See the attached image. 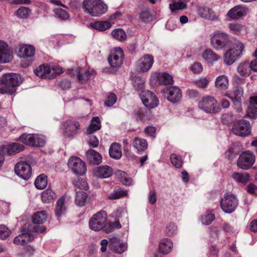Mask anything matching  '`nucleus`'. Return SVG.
<instances>
[{"instance_id": "9", "label": "nucleus", "mask_w": 257, "mask_h": 257, "mask_svg": "<svg viewBox=\"0 0 257 257\" xmlns=\"http://www.w3.org/2000/svg\"><path fill=\"white\" fill-rule=\"evenodd\" d=\"M68 166L76 175H83L86 172V166L84 162L77 157H72L68 161Z\"/></svg>"}, {"instance_id": "20", "label": "nucleus", "mask_w": 257, "mask_h": 257, "mask_svg": "<svg viewBox=\"0 0 257 257\" xmlns=\"http://www.w3.org/2000/svg\"><path fill=\"white\" fill-rule=\"evenodd\" d=\"M35 48L32 45L21 44L18 47L17 55L22 58H30L34 55Z\"/></svg>"}, {"instance_id": "19", "label": "nucleus", "mask_w": 257, "mask_h": 257, "mask_svg": "<svg viewBox=\"0 0 257 257\" xmlns=\"http://www.w3.org/2000/svg\"><path fill=\"white\" fill-rule=\"evenodd\" d=\"M68 71L70 74L76 75L78 80L81 83L89 79L90 75L94 72L93 70L83 69L79 67L75 69L69 70Z\"/></svg>"}, {"instance_id": "28", "label": "nucleus", "mask_w": 257, "mask_h": 257, "mask_svg": "<svg viewBox=\"0 0 257 257\" xmlns=\"http://www.w3.org/2000/svg\"><path fill=\"white\" fill-rule=\"evenodd\" d=\"M109 154L111 158L115 160L119 159L122 156L120 145L116 143H112L110 146Z\"/></svg>"}, {"instance_id": "64", "label": "nucleus", "mask_w": 257, "mask_h": 257, "mask_svg": "<svg viewBox=\"0 0 257 257\" xmlns=\"http://www.w3.org/2000/svg\"><path fill=\"white\" fill-rule=\"evenodd\" d=\"M191 70L194 73H200L203 70V67L201 63L196 62L192 65Z\"/></svg>"}, {"instance_id": "62", "label": "nucleus", "mask_w": 257, "mask_h": 257, "mask_svg": "<svg viewBox=\"0 0 257 257\" xmlns=\"http://www.w3.org/2000/svg\"><path fill=\"white\" fill-rule=\"evenodd\" d=\"M121 225L119 221H115L113 222L110 223L108 227L105 228V232L106 233H110L114 230V229L120 228Z\"/></svg>"}, {"instance_id": "22", "label": "nucleus", "mask_w": 257, "mask_h": 257, "mask_svg": "<svg viewBox=\"0 0 257 257\" xmlns=\"http://www.w3.org/2000/svg\"><path fill=\"white\" fill-rule=\"evenodd\" d=\"M113 174L112 168L108 165H102L93 170L94 175L99 178H108Z\"/></svg>"}, {"instance_id": "46", "label": "nucleus", "mask_w": 257, "mask_h": 257, "mask_svg": "<svg viewBox=\"0 0 257 257\" xmlns=\"http://www.w3.org/2000/svg\"><path fill=\"white\" fill-rule=\"evenodd\" d=\"M178 228L177 225L172 222L167 224L165 228V233L168 236H173L176 234Z\"/></svg>"}, {"instance_id": "1", "label": "nucleus", "mask_w": 257, "mask_h": 257, "mask_svg": "<svg viewBox=\"0 0 257 257\" xmlns=\"http://www.w3.org/2000/svg\"><path fill=\"white\" fill-rule=\"evenodd\" d=\"M83 9L90 16L99 17L106 12L107 8L102 0H84Z\"/></svg>"}, {"instance_id": "12", "label": "nucleus", "mask_w": 257, "mask_h": 257, "mask_svg": "<svg viewBox=\"0 0 257 257\" xmlns=\"http://www.w3.org/2000/svg\"><path fill=\"white\" fill-rule=\"evenodd\" d=\"M15 172L21 178L27 180L31 176L32 169L29 164L25 162H19L15 166Z\"/></svg>"}, {"instance_id": "47", "label": "nucleus", "mask_w": 257, "mask_h": 257, "mask_svg": "<svg viewBox=\"0 0 257 257\" xmlns=\"http://www.w3.org/2000/svg\"><path fill=\"white\" fill-rule=\"evenodd\" d=\"M65 210L64 198L61 197L57 201L56 206V214L58 216H61Z\"/></svg>"}, {"instance_id": "50", "label": "nucleus", "mask_w": 257, "mask_h": 257, "mask_svg": "<svg viewBox=\"0 0 257 257\" xmlns=\"http://www.w3.org/2000/svg\"><path fill=\"white\" fill-rule=\"evenodd\" d=\"M170 160L172 164L176 168H181L182 167L183 162L181 157L172 154L170 156Z\"/></svg>"}, {"instance_id": "35", "label": "nucleus", "mask_w": 257, "mask_h": 257, "mask_svg": "<svg viewBox=\"0 0 257 257\" xmlns=\"http://www.w3.org/2000/svg\"><path fill=\"white\" fill-rule=\"evenodd\" d=\"M88 197L87 194L84 191H78L76 193L75 202L78 206H83L85 205Z\"/></svg>"}, {"instance_id": "14", "label": "nucleus", "mask_w": 257, "mask_h": 257, "mask_svg": "<svg viewBox=\"0 0 257 257\" xmlns=\"http://www.w3.org/2000/svg\"><path fill=\"white\" fill-rule=\"evenodd\" d=\"M154 63V58L150 54H145L137 62V69L139 72H146L152 67Z\"/></svg>"}, {"instance_id": "51", "label": "nucleus", "mask_w": 257, "mask_h": 257, "mask_svg": "<svg viewBox=\"0 0 257 257\" xmlns=\"http://www.w3.org/2000/svg\"><path fill=\"white\" fill-rule=\"evenodd\" d=\"M214 219L215 216L214 214L211 213L203 215L200 218L202 223L205 225L210 224Z\"/></svg>"}, {"instance_id": "55", "label": "nucleus", "mask_w": 257, "mask_h": 257, "mask_svg": "<svg viewBox=\"0 0 257 257\" xmlns=\"http://www.w3.org/2000/svg\"><path fill=\"white\" fill-rule=\"evenodd\" d=\"M73 185L80 189L86 190L88 188V185L86 181L79 178H77L74 180Z\"/></svg>"}, {"instance_id": "25", "label": "nucleus", "mask_w": 257, "mask_h": 257, "mask_svg": "<svg viewBox=\"0 0 257 257\" xmlns=\"http://www.w3.org/2000/svg\"><path fill=\"white\" fill-rule=\"evenodd\" d=\"M86 157L90 163L94 165H99L102 162L101 155L92 149H89L87 151Z\"/></svg>"}, {"instance_id": "37", "label": "nucleus", "mask_w": 257, "mask_h": 257, "mask_svg": "<svg viewBox=\"0 0 257 257\" xmlns=\"http://www.w3.org/2000/svg\"><path fill=\"white\" fill-rule=\"evenodd\" d=\"M202 56L203 58L208 62L216 61L220 58L214 52L210 49L205 50Z\"/></svg>"}, {"instance_id": "58", "label": "nucleus", "mask_w": 257, "mask_h": 257, "mask_svg": "<svg viewBox=\"0 0 257 257\" xmlns=\"http://www.w3.org/2000/svg\"><path fill=\"white\" fill-rule=\"evenodd\" d=\"M57 17L61 20H66L69 18V14L64 10L61 8H56L54 10Z\"/></svg>"}, {"instance_id": "48", "label": "nucleus", "mask_w": 257, "mask_h": 257, "mask_svg": "<svg viewBox=\"0 0 257 257\" xmlns=\"http://www.w3.org/2000/svg\"><path fill=\"white\" fill-rule=\"evenodd\" d=\"M127 195V191L122 190L118 189L114 191L108 195V198L113 199H117L121 197H124Z\"/></svg>"}, {"instance_id": "39", "label": "nucleus", "mask_w": 257, "mask_h": 257, "mask_svg": "<svg viewBox=\"0 0 257 257\" xmlns=\"http://www.w3.org/2000/svg\"><path fill=\"white\" fill-rule=\"evenodd\" d=\"M55 193L51 189H47L41 193V199L43 202L50 203L54 199Z\"/></svg>"}, {"instance_id": "13", "label": "nucleus", "mask_w": 257, "mask_h": 257, "mask_svg": "<svg viewBox=\"0 0 257 257\" xmlns=\"http://www.w3.org/2000/svg\"><path fill=\"white\" fill-rule=\"evenodd\" d=\"M23 81L21 75L13 73L4 74L1 80L2 84L15 88L20 85Z\"/></svg>"}, {"instance_id": "49", "label": "nucleus", "mask_w": 257, "mask_h": 257, "mask_svg": "<svg viewBox=\"0 0 257 257\" xmlns=\"http://www.w3.org/2000/svg\"><path fill=\"white\" fill-rule=\"evenodd\" d=\"M133 84L136 90H141L144 87L145 81L140 77L135 76L133 79Z\"/></svg>"}, {"instance_id": "16", "label": "nucleus", "mask_w": 257, "mask_h": 257, "mask_svg": "<svg viewBox=\"0 0 257 257\" xmlns=\"http://www.w3.org/2000/svg\"><path fill=\"white\" fill-rule=\"evenodd\" d=\"M28 227V224H25L24 228L25 229L27 228V231L16 236L13 240L14 244L17 245H24L27 244L34 239L33 236L30 233V232H31V229L29 228Z\"/></svg>"}, {"instance_id": "57", "label": "nucleus", "mask_w": 257, "mask_h": 257, "mask_svg": "<svg viewBox=\"0 0 257 257\" xmlns=\"http://www.w3.org/2000/svg\"><path fill=\"white\" fill-rule=\"evenodd\" d=\"M11 231L5 225H0V238L1 239H7L11 234Z\"/></svg>"}, {"instance_id": "63", "label": "nucleus", "mask_w": 257, "mask_h": 257, "mask_svg": "<svg viewBox=\"0 0 257 257\" xmlns=\"http://www.w3.org/2000/svg\"><path fill=\"white\" fill-rule=\"evenodd\" d=\"M209 80L206 77L202 78L196 81V85L201 88H205L208 84Z\"/></svg>"}, {"instance_id": "11", "label": "nucleus", "mask_w": 257, "mask_h": 257, "mask_svg": "<svg viewBox=\"0 0 257 257\" xmlns=\"http://www.w3.org/2000/svg\"><path fill=\"white\" fill-rule=\"evenodd\" d=\"M141 98L144 105L148 108H153L158 105L159 100L155 94L150 90H143Z\"/></svg>"}, {"instance_id": "5", "label": "nucleus", "mask_w": 257, "mask_h": 257, "mask_svg": "<svg viewBox=\"0 0 257 257\" xmlns=\"http://www.w3.org/2000/svg\"><path fill=\"white\" fill-rule=\"evenodd\" d=\"M255 155L250 151L242 152L238 157L237 165L242 170H248L254 164Z\"/></svg>"}, {"instance_id": "52", "label": "nucleus", "mask_w": 257, "mask_h": 257, "mask_svg": "<svg viewBox=\"0 0 257 257\" xmlns=\"http://www.w3.org/2000/svg\"><path fill=\"white\" fill-rule=\"evenodd\" d=\"M230 31L234 34H239L244 30V26L238 23H231L229 25Z\"/></svg>"}, {"instance_id": "44", "label": "nucleus", "mask_w": 257, "mask_h": 257, "mask_svg": "<svg viewBox=\"0 0 257 257\" xmlns=\"http://www.w3.org/2000/svg\"><path fill=\"white\" fill-rule=\"evenodd\" d=\"M47 184V177L44 174L37 177L35 181L36 187L39 189H43L46 187Z\"/></svg>"}, {"instance_id": "26", "label": "nucleus", "mask_w": 257, "mask_h": 257, "mask_svg": "<svg viewBox=\"0 0 257 257\" xmlns=\"http://www.w3.org/2000/svg\"><path fill=\"white\" fill-rule=\"evenodd\" d=\"M132 144L138 154L145 151L148 148L147 140L141 138L136 137L134 139Z\"/></svg>"}, {"instance_id": "2", "label": "nucleus", "mask_w": 257, "mask_h": 257, "mask_svg": "<svg viewBox=\"0 0 257 257\" xmlns=\"http://www.w3.org/2000/svg\"><path fill=\"white\" fill-rule=\"evenodd\" d=\"M232 47L224 54V61L228 65L232 64L240 57L244 49L243 44L237 39H233L231 42Z\"/></svg>"}, {"instance_id": "3", "label": "nucleus", "mask_w": 257, "mask_h": 257, "mask_svg": "<svg viewBox=\"0 0 257 257\" xmlns=\"http://www.w3.org/2000/svg\"><path fill=\"white\" fill-rule=\"evenodd\" d=\"M35 74L38 77L45 79H53L57 75L63 72L62 68L59 66H51L46 64H42L34 70Z\"/></svg>"}, {"instance_id": "17", "label": "nucleus", "mask_w": 257, "mask_h": 257, "mask_svg": "<svg viewBox=\"0 0 257 257\" xmlns=\"http://www.w3.org/2000/svg\"><path fill=\"white\" fill-rule=\"evenodd\" d=\"M13 58V52L7 44L0 41V63H5L11 61Z\"/></svg>"}, {"instance_id": "43", "label": "nucleus", "mask_w": 257, "mask_h": 257, "mask_svg": "<svg viewBox=\"0 0 257 257\" xmlns=\"http://www.w3.org/2000/svg\"><path fill=\"white\" fill-rule=\"evenodd\" d=\"M158 79L159 83L161 84H171L173 83V77L167 73L160 74Z\"/></svg>"}, {"instance_id": "42", "label": "nucleus", "mask_w": 257, "mask_h": 257, "mask_svg": "<svg viewBox=\"0 0 257 257\" xmlns=\"http://www.w3.org/2000/svg\"><path fill=\"white\" fill-rule=\"evenodd\" d=\"M116 175L118 177L120 181L125 185H130L132 184V179L127 174L121 170L117 171Z\"/></svg>"}, {"instance_id": "4", "label": "nucleus", "mask_w": 257, "mask_h": 257, "mask_svg": "<svg viewBox=\"0 0 257 257\" xmlns=\"http://www.w3.org/2000/svg\"><path fill=\"white\" fill-rule=\"evenodd\" d=\"M107 224V215L104 211H101L94 214L89 221L90 228L95 231H98L104 228Z\"/></svg>"}, {"instance_id": "24", "label": "nucleus", "mask_w": 257, "mask_h": 257, "mask_svg": "<svg viewBox=\"0 0 257 257\" xmlns=\"http://www.w3.org/2000/svg\"><path fill=\"white\" fill-rule=\"evenodd\" d=\"M167 99L173 103L179 101L182 97L181 90L176 86L170 87L167 89Z\"/></svg>"}, {"instance_id": "45", "label": "nucleus", "mask_w": 257, "mask_h": 257, "mask_svg": "<svg viewBox=\"0 0 257 257\" xmlns=\"http://www.w3.org/2000/svg\"><path fill=\"white\" fill-rule=\"evenodd\" d=\"M111 34L112 36L119 41H122L126 39V35L124 31L121 29H116L113 30Z\"/></svg>"}, {"instance_id": "30", "label": "nucleus", "mask_w": 257, "mask_h": 257, "mask_svg": "<svg viewBox=\"0 0 257 257\" xmlns=\"http://www.w3.org/2000/svg\"><path fill=\"white\" fill-rule=\"evenodd\" d=\"M173 3L169 5L172 12L184 10L187 8V4L189 0H172Z\"/></svg>"}, {"instance_id": "61", "label": "nucleus", "mask_w": 257, "mask_h": 257, "mask_svg": "<svg viewBox=\"0 0 257 257\" xmlns=\"http://www.w3.org/2000/svg\"><path fill=\"white\" fill-rule=\"evenodd\" d=\"M16 89L14 87L9 86V85H6L0 88V93L2 94H8L9 95H12L16 92Z\"/></svg>"}, {"instance_id": "7", "label": "nucleus", "mask_w": 257, "mask_h": 257, "mask_svg": "<svg viewBox=\"0 0 257 257\" xmlns=\"http://www.w3.org/2000/svg\"><path fill=\"white\" fill-rule=\"evenodd\" d=\"M229 43L228 35L225 33H215L211 38V44L216 50L226 47Z\"/></svg>"}, {"instance_id": "34", "label": "nucleus", "mask_w": 257, "mask_h": 257, "mask_svg": "<svg viewBox=\"0 0 257 257\" xmlns=\"http://www.w3.org/2000/svg\"><path fill=\"white\" fill-rule=\"evenodd\" d=\"M111 24L108 21H96L89 24V27L99 31H105L111 27Z\"/></svg>"}, {"instance_id": "33", "label": "nucleus", "mask_w": 257, "mask_h": 257, "mask_svg": "<svg viewBox=\"0 0 257 257\" xmlns=\"http://www.w3.org/2000/svg\"><path fill=\"white\" fill-rule=\"evenodd\" d=\"M237 72L242 76H248L251 72L250 65L247 61L240 63L237 68Z\"/></svg>"}, {"instance_id": "29", "label": "nucleus", "mask_w": 257, "mask_h": 257, "mask_svg": "<svg viewBox=\"0 0 257 257\" xmlns=\"http://www.w3.org/2000/svg\"><path fill=\"white\" fill-rule=\"evenodd\" d=\"M173 246V242L170 239L164 238L161 241L159 248L161 253L166 254L171 251Z\"/></svg>"}, {"instance_id": "54", "label": "nucleus", "mask_w": 257, "mask_h": 257, "mask_svg": "<svg viewBox=\"0 0 257 257\" xmlns=\"http://www.w3.org/2000/svg\"><path fill=\"white\" fill-rule=\"evenodd\" d=\"M257 116V107L253 105L248 106L246 111L245 117L254 118Z\"/></svg>"}, {"instance_id": "56", "label": "nucleus", "mask_w": 257, "mask_h": 257, "mask_svg": "<svg viewBox=\"0 0 257 257\" xmlns=\"http://www.w3.org/2000/svg\"><path fill=\"white\" fill-rule=\"evenodd\" d=\"M139 18L141 22L147 23L152 21L153 17L148 11H143L141 12L139 15Z\"/></svg>"}, {"instance_id": "32", "label": "nucleus", "mask_w": 257, "mask_h": 257, "mask_svg": "<svg viewBox=\"0 0 257 257\" xmlns=\"http://www.w3.org/2000/svg\"><path fill=\"white\" fill-rule=\"evenodd\" d=\"M24 149V145L17 143H13L7 146V153L9 155H13L23 151Z\"/></svg>"}, {"instance_id": "59", "label": "nucleus", "mask_w": 257, "mask_h": 257, "mask_svg": "<svg viewBox=\"0 0 257 257\" xmlns=\"http://www.w3.org/2000/svg\"><path fill=\"white\" fill-rule=\"evenodd\" d=\"M30 10L26 7H22L17 11V16L20 18H25L30 14Z\"/></svg>"}, {"instance_id": "23", "label": "nucleus", "mask_w": 257, "mask_h": 257, "mask_svg": "<svg viewBox=\"0 0 257 257\" xmlns=\"http://www.w3.org/2000/svg\"><path fill=\"white\" fill-rule=\"evenodd\" d=\"M65 126L64 135L71 137L77 134L79 130L80 124L78 122L69 120L65 122Z\"/></svg>"}, {"instance_id": "27", "label": "nucleus", "mask_w": 257, "mask_h": 257, "mask_svg": "<svg viewBox=\"0 0 257 257\" xmlns=\"http://www.w3.org/2000/svg\"><path fill=\"white\" fill-rule=\"evenodd\" d=\"M198 14L199 16L205 19L213 20L217 18L214 12L207 7H201L199 9Z\"/></svg>"}, {"instance_id": "60", "label": "nucleus", "mask_w": 257, "mask_h": 257, "mask_svg": "<svg viewBox=\"0 0 257 257\" xmlns=\"http://www.w3.org/2000/svg\"><path fill=\"white\" fill-rule=\"evenodd\" d=\"M117 98L115 94L113 93H110L107 97L105 101L104 105L106 106H112L116 101Z\"/></svg>"}, {"instance_id": "53", "label": "nucleus", "mask_w": 257, "mask_h": 257, "mask_svg": "<svg viewBox=\"0 0 257 257\" xmlns=\"http://www.w3.org/2000/svg\"><path fill=\"white\" fill-rule=\"evenodd\" d=\"M34 137L35 138L34 143L33 147H43L46 143V139L44 136L35 134Z\"/></svg>"}, {"instance_id": "18", "label": "nucleus", "mask_w": 257, "mask_h": 257, "mask_svg": "<svg viewBox=\"0 0 257 257\" xmlns=\"http://www.w3.org/2000/svg\"><path fill=\"white\" fill-rule=\"evenodd\" d=\"M248 13V9L241 6H237L231 9L227 13V17L231 20H237L245 15Z\"/></svg>"}, {"instance_id": "6", "label": "nucleus", "mask_w": 257, "mask_h": 257, "mask_svg": "<svg viewBox=\"0 0 257 257\" xmlns=\"http://www.w3.org/2000/svg\"><path fill=\"white\" fill-rule=\"evenodd\" d=\"M238 205V200L233 194H225L220 202V207L227 213L233 212Z\"/></svg>"}, {"instance_id": "36", "label": "nucleus", "mask_w": 257, "mask_h": 257, "mask_svg": "<svg viewBox=\"0 0 257 257\" xmlns=\"http://www.w3.org/2000/svg\"><path fill=\"white\" fill-rule=\"evenodd\" d=\"M47 219V214L45 211H41L35 213L32 218L33 222L35 224H42Z\"/></svg>"}, {"instance_id": "31", "label": "nucleus", "mask_w": 257, "mask_h": 257, "mask_svg": "<svg viewBox=\"0 0 257 257\" xmlns=\"http://www.w3.org/2000/svg\"><path fill=\"white\" fill-rule=\"evenodd\" d=\"M215 87L220 90H226L228 87V79L225 75L218 76L215 82Z\"/></svg>"}, {"instance_id": "40", "label": "nucleus", "mask_w": 257, "mask_h": 257, "mask_svg": "<svg viewBox=\"0 0 257 257\" xmlns=\"http://www.w3.org/2000/svg\"><path fill=\"white\" fill-rule=\"evenodd\" d=\"M232 178L237 183H245L249 180L250 176L247 173H233L231 175Z\"/></svg>"}, {"instance_id": "38", "label": "nucleus", "mask_w": 257, "mask_h": 257, "mask_svg": "<svg viewBox=\"0 0 257 257\" xmlns=\"http://www.w3.org/2000/svg\"><path fill=\"white\" fill-rule=\"evenodd\" d=\"M101 127L100 121L98 117H93L91 123L87 130V134H91L94 132L99 130Z\"/></svg>"}, {"instance_id": "8", "label": "nucleus", "mask_w": 257, "mask_h": 257, "mask_svg": "<svg viewBox=\"0 0 257 257\" xmlns=\"http://www.w3.org/2000/svg\"><path fill=\"white\" fill-rule=\"evenodd\" d=\"M199 107L207 113H214L219 111L216 100L212 97L206 96L198 103Z\"/></svg>"}, {"instance_id": "21", "label": "nucleus", "mask_w": 257, "mask_h": 257, "mask_svg": "<svg viewBox=\"0 0 257 257\" xmlns=\"http://www.w3.org/2000/svg\"><path fill=\"white\" fill-rule=\"evenodd\" d=\"M109 247L114 252L120 254L126 250L127 245L126 243L121 242L117 237H113L110 240Z\"/></svg>"}, {"instance_id": "41", "label": "nucleus", "mask_w": 257, "mask_h": 257, "mask_svg": "<svg viewBox=\"0 0 257 257\" xmlns=\"http://www.w3.org/2000/svg\"><path fill=\"white\" fill-rule=\"evenodd\" d=\"M35 134H23L20 136L19 141L30 146L33 147L34 141L35 139Z\"/></svg>"}, {"instance_id": "15", "label": "nucleus", "mask_w": 257, "mask_h": 257, "mask_svg": "<svg viewBox=\"0 0 257 257\" xmlns=\"http://www.w3.org/2000/svg\"><path fill=\"white\" fill-rule=\"evenodd\" d=\"M123 57L122 50L120 48H116L108 58V61L111 67H119L122 64Z\"/></svg>"}, {"instance_id": "10", "label": "nucleus", "mask_w": 257, "mask_h": 257, "mask_svg": "<svg viewBox=\"0 0 257 257\" xmlns=\"http://www.w3.org/2000/svg\"><path fill=\"white\" fill-rule=\"evenodd\" d=\"M233 133L237 136L245 137L250 133V123L248 121L241 119L237 122L232 129Z\"/></svg>"}]
</instances>
